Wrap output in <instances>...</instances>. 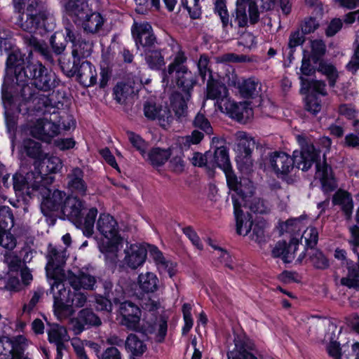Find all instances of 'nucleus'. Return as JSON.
<instances>
[{
	"label": "nucleus",
	"mask_w": 359,
	"mask_h": 359,
	"mask_svg": "<svg viewBox=\"0 0 359 359\" xmlns=\"http://www.w3.org/2000/svg\"><path fill=\"white\" fill-rule=\"evenodd\" d=\"M297 140L301 145V150H295L292 154V158L283 151L271 152L266 159V168L273 172L278 177L285 180L293 170L294 163L297 168L303 171L308 170L313 163H316L315 177L320 181L325 191L333 190L337 184L331 168L325 161V154L321 161L320 151L316 149L313 144L306 142L304 137L299 135L297 136Z\"/></svg>",
	"instance_id": "nucleus-1"
},
{
	"label": "nucleus",
	"mask_w": 359,
	"mask_h": 359,
	"mask_svg": "<svg viewBox=\"0 0 359 359\" xmlns=\"http://www.w3.org/2000/svg\"><path fill=\"white\" fill-rule=\"evenodd\" d=\"M31 81L36 88L43 91H49L57 86L59 80L55 74L47 69L41 62H32L27 65L23 72H20L16 76V84L20 90V97L22 100H32L34 103L39 104L38 109L42 107H55V103L48 96L43 95L33 97L32 90L28 86Z\"/></svg>",
	"instance_id": "nucleus-2"
},
{
	"label": "nucleus",
	"mask_w": 359,
	"mask_h": 359,
	"mask_svg": "<svg viewBox=\"0 0 359 359\" xmlns=\"http://www.w3.org/2000/svg\"><path fill=\"white\" fill-rule=\"evenodd\" d=\"M19 13L16 24L29 33L43 34L54 29L55 20L48 11L41 9L39 0H13Z\"/></svg>",
	"instance_id": "nucleus-3"
},
{
	"label": "nucleus",
	"mask_w": 359,
	"mask_h": 359,
	"mask_svg": "<svg viewBox=\"0 0 359 359\" xmlns=\"http://www.w3.org/2000/svg\"><path fill=\"white\" fill-rule=\"evenodd\" d=\"M38 166L39 171L30 172L25 175L17 173L13 175V188L19 194L31 196L38 188V184H51L54 177L48 176L50 173H56L62 168L61 160L54 156L46 155Z\"/></svg>",
	"instance_id": "nucleus-4"
},
{
	"label": "nucleus",
	"mask_w": 359,
	"mask_h": 359,
	"mask_svg": "<svg viewBox=\"0 0 359 359\" xmlns=\"http://www.w3.org/2000/svg\"><path fill=\"white\" fill-rule=\"evenodd\" d=\"M96 229L102 236L99 249L107 262L116 263L118 253L123 247L116 220L108 213H101L96 222Z\"/></svg>",
	"instance_id": "nucleus-5"
},
{
	"label": "nucleus",
	"mask_w": 359,
	"mask_h": 359,
	"mask_svg": "<svg viewBox=\"0 0 359 359\" xmlns=\"http://www.w3.org/2000/svg\"><path fill=\"white\" fill-rule=\"evenodd\" d=\"M66 13L73 18L75 23L90 34L98 32L104 23V19L97 12H93L86 0H67L63 3Z\"/></svg>",
	"instance_id": "nucleus-6"
},
{
	"label": "nucleus",
	"mask_w": 359,
	"mask_h": 359,
	"mask_svg": "<svg viewBox=\"0 0 359 359\" xmlns=\"http://www.w3.org/2000/svg\"><path fill=\"white\" fill-rule=\"evenodd\" d=\"M175 80L177 86L184 93L173 94L171 97V107L178 119H182L187 115V102L191 97V91L196 83L195 75L187 67H182L172 75H166Z\"/></svg>",
	"instance_id": "nucleus-7"
},
{
	"label": "nucleus",
	"mask_w": 359,
	"mask_h": 359,
	"mask_svg": "<svg viewBox=\"0 0 359 359\" xmlns=\"http://www.w3.org/2000/svg\"><path fill=\"white\" fill-rule=\"evenodd\" d=\"M85 208L82 201L74 196L66 198L62 208V212L66 215L78 228H80L83 234L91 236L94 233L95 217L97 215V210L95 208H90L83 217V210Z\"/></svg>",
	"instance_id": "nucleus-8"
},
{
	"label": "nucleus",
	"mask_w": 359,
	"mask_h": 359,
	"mask_svg": "<svg viewBox=\"0 0 359 359\" xmlns=\"http://www.w3.org/2000/svg\"><path fill=\"white\" fill-rule=\"evenodd\" d=\"M50 285V292L53 295V309L55 315L60 320L71 316L74 310L71 307L70 302L72 293L65 287L64 280H67V277L62 279L54 278H48Z\"/></svg>",
	"instance_id": "nucleus-9"
},
{
	"label": "nucleus",
	"mask_w": 359,
	"mask_h": 359,
	"mask_svg": "<svg viewBox=\"0 0 359 359\" xmlns=\"http://www.w3.org/2000/svg\"><path fill=\"white\" fill-rule=\"evenodd\" d=\"M49 184H38V188L34 190L31 196L22 195V197L31 198L33 196L40 195L41 196V210L46 216L50 215L52 212L61 208L66 194L60 190H51L48 187ZM16 194L21 196L16 192Z\"/></svg>",
	"instance_id": "nucleus-10"
},
{
	"label": "nucleus",
	"mask_w": 359,
	"mask_h": 359,
	"mask_svg": "<svg viewBox=\"0 0 359 359\" xmlns=\"http://www.w3.org/2000/svg\"><path fill=\"white\" fill-rule=\"evenodd\" d=\"M27 346V339L18 336L13 339L4 338L0 339V359H29L24 355Z\"/></svg>",
	"instance_id": "nucleus-11"
},
{
	"label": "nucleus",
	"mask_w": 359,
	"mask_h": 359,
	"mask_svg": "<svg viewBox=\"0 0 359 359\" xmlns=\"http://www.w3.org/2000/svg\"><path fill=\"white\" fill-rule=\"evenodd\" d=\"M47 258L48 263L46 266L47 278L62 279L65 277L66 274L62 266L66 261V250L61 248L57 249L52 245H49Z\"/></svg>",
	"instance_id": "nucleus-12"
},
{
	"label": "nucleus",
	"mask_w": 359,
	"mask_h": 359,
	"mask_svg": "<svg viewBox=\"0 0 359 359\" xmlns=\"http://www.w3.org/2000/svg\"><path fill=\"white\" fill-rule=\"evenodd\" d=\"M119 313L121 317V323L132 330H139L145 327L144 320H141V310L130 302L121 304Z\"/></svg>",
	"instance_id": "nucleus-13"
},
{
	"label": "nucleus",
	"mask_w": 359,
	"mask_h": 359,
	"mask_svg": "<svg viewBox=\"0 0 359 359\" xmlns=\"http://www.w3.org/2000/svg\"><path fill=\"white\" fill-rule=\"evenodd\" d=\"M219 110L239 122L246 123L253 116V110L247 102L236 103L230 99L224 100L219 104Z\"/></svg>",
	"instance_id": "nucleus-14"
},
{
	"label": "nucleus",
	"mask_w": 359,
	"mask_h": 359,
	"mask_svg": "<svg viewBox=\"0 0 359 359\" xmlns=\"http://www.w3.org/2000/svg\"><path fill=\"white\" fill-rule=\"evenodd\" d=\"M66 38L72 43V56L74 58V64L81 57H88L93 52V44L91 41L78 38V35L72 25L65 27Z\"/></svg>",
	"instance_id": "nucleus-15"
},
{
	"label": "nucleus",
	"mask_w": 359,
	"mask_h": 359,
	"mask_svg": "<svg viewBox=\"0 0 359 359\" xmlns=\"http://www.w3.org/2000/svg\"><path fill=\"white\" fill-rule=\"evenodd\" d=\"M235 22L241 27L248 24L247 8L250 21L252 24L256 23L259 18V14L255 0H236V2Z\"/></svg>",
	"instance_id": "nucleus-16"
},
{
	"label": "nucleus",
	"mask_w": 359,
	"mask_h": 359,
	"mask_svg": "<svg viewBox=\"0 0 359 359\" xmlns=\"http://www.w3.org/2000/svg\"><path fill=\"white\" fill-rule=\"evenodd\" d=\"M349 233L348 243L352 251L358 255V273H356L354 269L349 270L348 276L341 278V283L350 288L359 289V227L356 225L350 226Z\"/></svg>",
	"instance_id": "nucleus-17"
},
{
	"label": "nucleus",
	"mask_w": 359,
	"mask_h": 359,
	"mask_svg": "<svg viewBox=\"0 0 359 359\" xmlns=\"http://www.w3.org/2000/svg\"><path fill=\"white\" fill-rule=\"evenodd\" d=\"M59 131L58 125L46 118L36 120L29 128V133L33 137L46 142H50Z\"/></svg>",
	"instance_id": "nucleus-18"
},
{
	"label": "nucleus",
	"mask_w": 359,
	"mask_h": 359,
	"mask_svg": "<svg viewBox=\"0 0 359 359\" xmlns=\"http://www.w3.org/2000/svg\"><path fill=\"white\" fill-rule=\"evenodd\" d=\"M132 33L137 49H140V46L149 49L155 43L156 38L152 27L148 22H135L132 27Z\"/></svg>",
	"instance_id": "nucleus-19"
},
{
	"label": "nucleus",
	"mask_w": 359,
	"mask_h": 359,
	"mask_svg": "<svg viewBox=\"0 0 359 359\" xmlns=\"http://www.w3.org/2000/svg\"><path fill=\"white\" fill-rule=\"evenodd\" d=\"M226 182L229 188L231 191H234L232 194L233 196H236L239 198V201H243L248 197L247 194H252L253 191V186L250 182H242L238 181L237 177L233 173L231 167L224 170Z\"/></svg>",
	"instance_id": "nucleus-20"
},
{
	"label": "nucleus",
	"mask_w": 359,
	"mask_h": 359,
	"mask_svg": "<svg viewBox=\"0 0 359 359\" xmlns=\"http://www.w3.org/2000/svg\"><path fill=\"white\" fill-rule=\"evenodd\" d=\"M149 254L154 262L158 272L162 274H168L170 278L173 277L177 271V264L165 257L163 253L155 246H149Z\"/></svg>",
	"instance_id": "nucleus-21"
},
{
	"label": "nucleus",
	"mask_w": 359,
	"mask_h": 359,
	"mask_svg": "<svg viewBox=\"0 0 359 359\" xmlns=\"http://www.w3.org/2000/svg\"><path fill=\"white\" fill-rule=\"evenodd\" d=\"M124 254V264L132 269H136L144 263L147 250L144 245L133 244L126 247Z\"/></svg>",
	"instance_id": "nucleus-22"
},
{
	"label": "nucleus",
	"mask_w": 359,
	"mask_h": 359,
	"mask_svg": "<svg viewBox=\"0 0 359 359\" xmlns=\"http://www.w3.org/2000/svg\"><path fill=\"white\" fill-rule=\"evenodd\" d=\"M144 113L147 118L158 121L163 128L168 126L173 119L167 107L156 106L151 103L144 104Z\"/></svg>",
	"instance_id": "nucleus-23"
},
{
	"label": "nucleus",
	"mask_w": 359,
	"mask_h": 359,
	"mask_svg": "<svg viewBox=\"0 0 359 359\" xmlns=\"http://www.w3.org/2000/svg\"><path fill=\"white\" fill-rule=\"evenodd\" d=\"M228 83L229 85L237 86L241 95L243 97L257 96L260 90V83L258 81L250 78L240 81L234 74H232L231 78L229 79Z\"/></svg>",
	"instance_id": "nucleus-24"
},
{
	"label": "nucleus",
	"mask_w": 359,
	"mask_h": 359,
	"mask_svg": "<svg viewBox=\"0 0 359 359\" xmlns=\"http://www.w3.org/2000/svg\"><path fill=\"white\" fill-rule=\"evenodd\" d=\"M73 68L74 69L70 70L68 75L76 74L83 86L88 87L96 83L97 72L95 67L89 62L83 61L81 63L79 67L74 65Z\"/></svg>",
	"instance_id": "nucleus-25"
},
{
	"label": "nucleus",
	"mask_w": 359,
	"mask_h": 359,
	"mask_svg": "<svg viewBox=\"0 0 359 359\" xmlns=\"http://www.w3.org/2000/svg\"><path fill=\"white\" fill-rule=\"evenodd\" d=\"M69 324L74 334H78L84 330L86 325L98 326L101 324V320L91 311L83 309L76 318L71 319Z\"/></svg>",
	"instance_id": "nucleus-26"
},
{
	"label": "nucleus",
	"mask_w": 359,
	"mask_h": 359,
	"mask_svg": "<svg viewBox=\"0 0 359 359\" xmlns=\"http://www.w3.org/2000/svg\"><path fill=\"white\" fill-rule=\"evenodd\" d=\"M233 204L236 222V231L239 235L246 236L252 229V217L249 213H243L241 210V203L236 196H233Z\"/></svg>",
	"instance_id": "nucleus-27"
},
{
	"label": "nucleus",
	"mask_w": 359,
	"mask_h": 359,
	"mask_svg": "<svg viewBox=\"0 0 359 359\" xmlns=\"http://www.w3.org/2000/svg\"><path fill=\"white\" fill-rule=\"evenodd\" d=\"M298 239L292 238L287 245L285 241L278 242L272 250L274 257H280L285 263H290L295 257L297 249Z\"/></svg>",
	"instance_id": "nucleus-28"
},
{
	"label": "nucleus",
	"mask_w": 359,
	"mask_h": 359,
	"mask_svg": "<svg viewBox=\"0 0 359 359\" xmlns=\"http://www.w3.org/2000/svg\"><path fill=\"white\" fill-rule=\"evenodd\" d=\"M137 285L140 291L144 294L155 293L161 288V283L158 276L152 272L139 274Z\"/></svg>",
	"instance_id": "nucleus-29"
},
{
	"label": "nucleus",
	"mask_w": 359,
	"mask_h": 359,
	"mask_svg": "<svg viewBox=\"0 0 359 359\" xmlns=\"http://www.w3.org/2000/svg\"><path fill=\"white\" fill-rule=\"evenodd\" d=\"M66 277L69 283L75 290H93L96 283L94 276L83 271H79L78 275L69 272Z\"/></svg>",
	"instance_id": "nucleus-30"
},
{
	"label": "nucleus",
	"mask_w": 359,
	"mask_h": 359,
	"mask_svg": "<svg viewBox=\"0 0 359 359\" xmlns=\"http://www.w3.org/2000/svg\"><path fill=\"white\" fill-rule=\"evenodd\" d=\"M67 187L72 191L81 196L87 193V185L83 180V172L79 168H73L67 175Z\"/></svg>",
	"instance_id": "nucleus-31"
},
{
	"label": "nucleus",
	"mask_w": 359,
	"mask_h": 359,
	"mask_svg": "<svg viewBox=\"0 0 359 359\" xmlns=\"http://www.w3.org/2000/svg\"><path fill=\"white\" fill-rule=\"evenodd\" d=\"M206 97L216 100V104L219 109L220 102L224 100L229 99L226 86L215 81V79L208 80Z\"/></svg>",
	"instance_id": "nucleus-32"
},
{
	"label": "nucleus",
	"mask_w": 359,
	"mask_h": 359,
	"mask_svg": "<svg viewBox=\"0 0 359 359\" xmlns=\"http://www.w3.org/2000/svg\"><path fill=\"white\" fill-rule=\"evenodd\" d=\"M248 347L241 338H235L234 348L229 351L227 353L228 359H262L261 356L258 358L248 352Z\"/></svg>",
	"instance_id": "nucleus-33"
},
{
	"label": "nucleus",
	"mask_w": 359,
	"mask_h": 359,
	"mask_svg": "<svg viewBox=\"0 0 359 359\" xmlns=\"http://www.w3.org/2000/svg\"><path fill=\"white\" fill-rule=\"evenodd\" d=\"M308 224L304 217L299 218L290 219L280 226L281 230L290 233L292 238H296L299 240L300 231Z\"/></svg>",
	"instance_id": "nucleus-34"
},
{
	"label": "nucleus",
	"mask_w": 359,
	"mask_h": 359,
	"mask_svg": "<svg viewBox=\"0 0 359 359\" xmlns=\"http://www.w3.org/2000/svg\"><path fill=\"white\" fill-rule=\"evenodd\" d=\"M332 203L334 205L339 206L348 217H350L353 204L349 193L343 190L337 191L333 196Z\"/></svg>",
	"instance_id": "nucleus-35"
},
{
	"label": "nucleus",
	"mask_w": 359,
	"mask_h": 359,
	"mask_svg": "<svg viewBox=\"0 0 359 359\" xmlns=\"http://www.w3.org/2000/svg\"><path fill=\"white\" fill-rule=\"evenodd\" d=\"M170 156V154L168 150L154 147L150 149L148 153L147 152L146 158H143L153 167L157 168L163 165Z\"/></svg>",
	"instance_id": "nucleus-36"
},
{
	"label": "nucleus",
	"mask_w": 359,
	"mask_h": 359,
	"mask_svg": "<svg viewBox=\"0 0 359 359\" xmlns=\"http://www.w3.org/2000/svg\"><path fill=\"white\" fill-rule=\"evenodd\" d=\"M47 332L49 341L55 345L65 344L69 340V336L65 327L57 324L50 325Z\"/></svg>",
	"instance_id": "nucleus-37"
},
{
	"label": "nucleus",
	"mask_w": 359,
	"mask_h": 359,
	"mask_svg": "<svg viewBox=\"0 0 359 359\" xmlns=\"http://www.w3.org/2000/svg\"><path fill=\"white\" fill-rule=\"evenodd\" d=\"M327 352L332 359H349L348 345L340 346L336 341H331L326 347Z\"/></svg>",
	"instance_id": "nucleus-38"
},
{
	"label": "nucleus",
	"mask_w": 359,
	"mask_h": 359,
	"mask_svg": "<svg viewBox=\"0 0 359 359\" xmlns=\"http://www.w3.org/2000/svg\"><path fill=\"white\" fill-rule=\"evenodd\" d=\"M117 295L112 297L109 293L107 294V297H98L96 298V309L100 311H107L110 312L112 309V304L111 299H113L114 303H118L121 299L123 298V292L121 287L116 289Z\"/></svg>",
	"instance_id": "nucleus-39"
},
{
	"label": "nucleus",
	"mask_w": 359,
	"mask_h": 359,
	"mask_svg": "<svg viewBox=\"0 0 359 359\" xmlns=\"http://www.w3.org/2000/svg\"><path fill=\"white\" fill-rule=\"evenodd\" d=\"M8 80V78L5 79L2 88V101L6 109L5 114L6 115L9 114L10 111H13L14 109L18 111H21L20 107L16 105V102L18 100V95H13L10 92H8V88L7 87Z\"/></svg>",
	"instance_id": "nucleus-40"
},
{
	"label": "nucleus",
	"mask_w": 359,
	"mask_h": 359,
	"mask_svg": "<svg viewBox=\"0 0 359 359\" xmlns=\"http://www.w3.org/2000/svg\"><path fill=\"white\" fill-rule=\"evenodd\" d=\"M144 327H142L141 330H144L149 332H155L156 333V340L158 342L163 341L165 337L167 334L168 330V324L167 320L165 318L159 319L154 326H151L148 323H144Z\"/></svg>",
	"instance_id": "nucleus-41"
},
{
	"label": "nucleus",
	"mask_w": 359,
	"mask_h": 359,
	"mask_svg": "<svg viewBox=\"0 0 359 359\" xmlns=\"http://www.w3.org/2000/svg\"><path fill=\"white\" fill-rule=\"evenodd\" d=\"M126 348L128 352L133 355L140 356L147 349V346L142 340L140 339L135 334H130L126 341Z\"/></svg>",
	"instance_id": "nucleus-42"
},
{
	"label": "nucleus",
	"mask_w": 359,
	"mask_h": 359,
	"mask_svg": "<svg viewBox=\"0 0 359 359\" xmlns=\"http://www.w3.org/2000/svg\"><path fill=\"white\" fill-rule=\"evenodd\" d=\"M24 64V59L22 56L21 53L19 50H14L11 54H9L6 65H7V71L12 72L14 71L15 72V79H16L17 74L20 72H23L25 68L22 69L21 66Z\"/></svg>",
	"instance_id": "nucleus-43"
},
{
	"label": "nucleus",
	"mask_w": 359,
	"mask_h": 359,
	"mask_svg": "<svg viewBox=\"0 0 359 359\" xmlns=\"http://www.w3.org/2000/svg\"><path fill=\"white\" fill-rule=\"evenodd\" d=\"M252 193L247 194L248 197L245 201H241V205L248 206L255 213L264 214L268 211V207L264 201L259 198L252 197Z\"/></svg>",
	"instance_id": "nucleus-44"
},
{
	"label": "nucleus",
	"mask_w": 359,
	"mask_h": 359,
	"mask_svg": "<svg viewBox=\"0 0 359 359\" xmlns=\"http://www.w3.org/2000/svg\"><path fill=\"white\" fill-rule=\"evenodd\" d=\"M213 158L215 165L221 168L223 171L231 167L227 149L224 147H220L216 149Z\"/></svg>",
	"instance_id": "nucleus-45"
},
{
	"label": "nucleus",
	"mask_w": 359,
	"mask_h": 359,
	"mask_svg": "<svg viewBox=\"0 0 359 359\" xmlns=\"http://www.w3.org/2000/svg\"><path fill=\"white\" fill-rule=\"evenodd\" d=\"M145 60L151 69H158L165 65L163 57L157 50L146 49Z\"/></svg>",
	"instance_id": "nucleus-46"
},
{
	"label": "nucleus",
	"mask_w": 359,
	"mask_h": 359,
	"mask_svg": "<svg viewBox=\"0 0 359 359\" xmlns=\"http://www.w3.org/2000/svg\"><path fill=\"white\" fill-rule=\"evenodd\" d=\"M22 151L27 156L35 159H40L42 156L41 144L31 139H26L22 144Z\"/></svg>",
	"instance_id": "nucleus-47"
},
{
	"label": "nucleus",
	"mask_w": 359,
	"mask_h": 359,
	"mask_svg": "<svg viewBox=\"0 0 359 359\" xmlns=\"http://www.w3.org/2000/svg\"><path fill=\"white\" fill-rule=\"evenodd\" d=\"M134 92V87L130 83H118L114 88L115 99L118 103L123 102Z\"/></svg>",
	"instance_id": "nucleus-48"
},
{
	"label": "nucleus",
	"mask_w": 359,
	"mask_h": 359,
	"mask_svg": "<svg viewBox=\"0 0 359 359\" xmlns=\"http://www.w3.org/2000/svg\"><path fill=\"white\" fill-rule=\"evenodd\" d=\"M302 88L306 90H311L322 95L327 94L325 84L324 82L317 80L309 81L303 76H300Z\"/></svg>",
	"instance_id": "nucleus-49"
},
{
	"label": "nucleus",
	"mask_w": 359,
	"mask_h": 359,
	"mask_svg": "<svg viewBox=\"0 0 359 359\" xmlns=\"http://www.w3.org/2000/svg\"><path fill=\"white\" fill-rule=\"evenodd\" d=\"M67 41H69V39L66 38L65 32H55L50 38V43L53 51L56 54L62 53L66 48Z\"/></svg>",
	"instance_id": "nucleus-50"
},
{
	"label": "nucleus",
	"mask_w": 359,
	"mask_h": 359,
	"mask_svg": "<svg viewBox=\"0 0 359 359\" xmlns=\"http://www.w3.org/2000/svg\"><path fill=\"white\" fill-rule=\"evenodd\" d=\"M318 71L327 76L330 86L333 87L339 76L336 67L332 64L321 62L319 65Z\"/></svg>",
	"instance_id": "nucleus-51"
},
{
	"label": "nucleus",
	"mask_w": 359,
	"mask_h": 359,
	"mask_svg": "<svg viewBox=\"0 0 359 359\" xmlns=\"http://www.w3.org/2000/svg\"><path fill=\"white\" fill-rule=\"evenodd\" d=\"M187 61L184 53L180 48L174 56L173 61L168 65L166 75H172L182 67H187L184 64Z\"/></svg>",
	"instance_id": "nucleus-52"
},
{
	"label": "nucleus",
	"mask_w": 359,
	"mask_h": 359,
	"mask_svg": "<svg viewBox=\"0 0 359 359\" xmlns=\"http://www.w3.org/2000/svg\"><path fill=\"white\" fill-rule=\"evenodd\" d=\"M128 138L132 145L140 153L142 158H146L147 143L138 135L127 132Z\"/></svg>",
	"instance_id": "nucleus-53"
},
{
	"label": "nucleus",
	"mask_w": 359,
	"mask_h": 359,
	"mask_svg": "<svg viewBox=\"0 0 359 359\" xmlns=\"http://www.w3.org/2000/svg\"><path fill=\"white\" fill-rule=\"evenodd\" d=\"M309 259L313 266L318 269H324L328 267L329 262L321 252L316 249L308 252Z\"/></svg>",
	"instance_id": "nucleus-54"
},
{
	"label": "nucleus",
	"mask_w": 359,
	"mask_h": 359,
	"mask_svg": "<svg viewBox=\"0 0 359 359\" xmlns=\"http://www.w3.org/2000/svg\"><path fill=\"white\" fill-rule=\"evenodd\" d=\"M13 215L8 207L0 208V231L6 230L13 226Z\"/></svg>",
	"instance_id": "nucleus-55"
},
{
	"label": "nucleus",
	"mask_w": 359,
	"mask_h": 359,
	"mask_svg": "<svg viewBox=\"0 0 359 359\" xmlns=\"http://www.w3.org/2000/svg\"><path fill=\"white\" fill-rule=\"evenodd\" d=\"M301 238L304 239L306 247L312 250L317 244L318 232L316 228L309 227L304 230Z\"/></svg>",
	"instance_id": "nucleus-56"
},
{
	"label": "nucleus",
	"mask_w": 359,
	"mask_h": 359,
	"mask_svg": "<svg viewBox=\"0 0 359 359\" xmlns=\"http://www.w3.org/2000/svg\"><path fill=\"white\" fill-rule=\"evenodd\" d=\"M193 124L194 127L200 128L207 135H211L213 133L210 121L202 112H198L196 115Z\"/></svg>",
	"instance_id": "nucleus-57"
},
{
	"label": "nucleus",
	"mask_w": 359,
	"mask_h": 359,
	"mask_svg": "<svg viewBox=\"0 0 359 359\" xmlns=\"http://www.w3.org/2000/svg\"><path fill=\"white\" fill-rule=\"evenodd\" d=\"M17 244L15 237L6 230L0 231V245L8 250H13Z\"/></svg>",
	"instance_id": "nucleus-58"
},
{
	"label": "nucleus",
	"mask_w": 359,
	"mask_h": 359,
	"mask_svg": "<svg viewBox=\"0 0 359 359\" xmlns=\"http://www.w3.org/2000/svg\"><path fill=\"white\" fill-rule=\"evenodd\" d=\"M197 66L199 75L203 81L205 80L207 76L209 77L208 80L214 79L212 71L209 68V60L207 56L201 55Z\"/></svg>",
	"instance_id": "nucleus-59"
},
{
	"label": "nucleus",
	"mask_w": 359,
	"mask_h": 359,
	"mask_svg": "<svg viewBox=\"0 0 359 359\" xmlns=\"http://www.w3.org/2000/svg\"><path fill=\"white\" fill-rule=\"evenodd\" d=\"M215 12L219 15L223 27H226L229 24V15L226 9L224 0L215 1Z\"/></svg>",
	"instance_id": "nucleus-60"
},
{
	"label": "nucleus",
	"mask_w": 359,
	"mask_h": 359,
	"mask_svg": "<svg viewBox=\"0 0 359 359\" xmlns=\"http://www.w3.org/2000/svg\"><path fill=\"white\" fill-rule=\"evenodd\" d=\"M4 262L11 271H17L21 265V259L15 252L6 253Z\"/></svg>",
	"instance_id": "nucleus-61"
},
{
	"label": "nucleus",
	"mask_w": 359,
	"mask_h": 359,
	"mask_svg": "<svg viewBox=\"0 0 359 359\" xmlns=\"http://www.w3.org/2000/svg\"><path fill=\"white\" fill-rule=\"evenodd\" d=\"M304 41V37L303 34L299 32V31L297 30L292 32L289 36L288 47L290 49H291V51H293V49L302 45Z\"/></svg>",
	"instance_id": "nucleus-62"
},
{
	"label": "nucleus",
	"mask_w": 359,
	"mask_h": 359,
	"mask_svg": "<svg viewBox=\"0 0 359 359\" xmlns=\"http://www.w3.org/2000/svg\"><path fill=\"white\" fill-rule=\"evenodd\" d=\"M306 108L313 114H316L321 109L320 101L315 95H309L306 101Z\"/></svg>",
	"instance_id": "nucleus-63"
},
{
	"label": "nucleus",
	"mask_w": 359,
	"mask_h": 359,
	"mask_svg": "<svg viewBox=\"0 0 359 359\" xmlns=\"http://www.w3.org/2000/svg\"><path fill=\"white\" fill-rule=\"evenodd\" d=\"M99 359H121V354L116 347H109L97 355Z\"/></svg>",
	"instance_id": "nucleus-64"
}]
</instances>
